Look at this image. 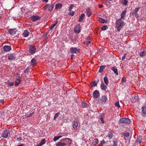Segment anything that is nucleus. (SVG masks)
I'll list each match as a JSON object with an SVG mask.
<instances>
[{
    "instance_id": "60",
    "label": "nucleus",
    "mask_w": 146,
    "mask_h": 146,
    "mask_svg": "<svg viewBox=\"0 0 146 146\" xmlns=\"http://www.w3.org/2000/svg\"><path fill=\"white\" fill-rule=\"evenodd\" d=\"M4 103V101L3 100H0V103H2V104H3Z\"/></svg>"
},
{
    "instance_id": "36",
    "label": "nucleus",
    "mask_w": 146,
    "mask_h": 146,
    "mask_svg": "<svg viewBox=\"0 0 146 146\" xmlns=\"http://www.w3.org/2000/svg\"><path fill=\"white\" fill-rule=\"evenodd\" d=\"M104 81L106 85H108V81L107 77H105L104 78Z\"/></svg>"
},
{
    "instance_id": "13",
    "label": "nucleus",
    "mask_w": 146,
    "mask_h": 146,
    "mask_svg": "<svg viewBox=\"0 0 146 146\" xmlns=\"http://www.w3.org/2000/svg\"><path fill=\"white\" fill-rule=\"evenodd\" d=\"M8 57V59L10 60H14L16 58L15 55L14 53L11 54Z\"/></svg>"
},
{
    "instance_id": "37",
    "label": "nucleus",
    "mask_w": 146,
    "mask_h": 146,
    "mask_svg": "<svg viewBox=\"0 0 146 146\" xmlns=\"http://www.w3.org/2000/svg\"><path fill=\"white\" fill-rule=\"evenodd\" d=\"M128 2V1L126 0H122L121 1V3L125 5H127Z\"/></svg>"
},
{
    "instance_id": "58",
    "label": "nucleus",
    "mask_w": 146,
    "mask_h": 146,
    "mask_svg": "<svg viewBox=\"0 0 146 146\" xmlns=\"http://www.w3.org/2000/svg\"><path fill=\"white\" fill-rule=\"evenodd\" d=\"M103 6V5H98V7L99 8H101Z\"/></svg>"
},
{
    "instance_id": "8",
    "label": "nucleus",
    "mask_w": 146,
    "mask_h": 146,
    "mask_svg": "<svg viewBox=\"0 0 146 146\" xmlns=\"http://www.w3.org/2000/svg\"><path fill=\"white\" fill-rule=\"evenodd\" d=\"M80 49H77V48L72 47L70 48V52L71 53H76L77 52H80Z\"/></svg>"
},
{
    "instance_id": "38",
    "label": "nucleus",
    "mask_w": 146,
    "mask_h": 146,
    "mask_svg": "<svg viewBox=\"0 0 146 146\" xmlns=\"http://www.w3.org/2000/svg\"><path fill=\"white\" fill-rule=\"evenodd\" d=\"M30 69V67H28L27 68L25 69V70H24V73L25 74H28L29 72V70Z\"/></svg>"
},
{
    "instance_id": "39",
    "label": "nucleus",
    "mask_w": 146,
    "mask_h": 146,
    "mask_svg": "<svg viewBox=\"0 0 146 146\" xmlns=\"http://www.w3.org/2000/svg\"><path fill=\"white\" fill-rule=\"evenodd\" d=\"M97 82L96 81H94L93 82L91 83V85L92 86H95L97 85Z\"/></svg>"
},
{
    "instance_id": "57",
    "label": "nucleus",
    "mask_w": 146,
    "mask_h": 146,
    "mask_svg": "<svg viewBox=\"0 0 146 146\" xmlns=\"http://www.w3.org/2000/svg\"><path fill=\"white\" fill-rule=\"evenodd\" d=\"M74 56V55L73 54H72L71 55V59L72 60H73V56Z\"/></svg>"
},
{
    "instance_id": "46",
    "label": "nucleus",
    "mask_w": 146,
    "mask_h": 146,
    "mask_svg": "<svg viewBox=\"0 0 146 146\" xmlns=\"http://www.w3.org/2000/svg\"><path fill=\"white\" fill-rule=\"evenodd\" d=\"M59 113H60L59 112H58L57 113H56L55 114V115L54 117V120L56 119V118L58 116L59 114Z\"/></svg>"
},
{
    "instance_id": "5",
    "label": "nucleus",
    "mask_w": 146,
    "mask_h": 146,
    "mask_svg": "<svg viewBox=\"0 0 146 146\" xmlns=\"http://www.w3.org/2000/svg\"><path fill=\"white\" fill-rule=\"evenodd\" d=\"M107 100V98L106 96L104 95L100 100L99 102L100 103L104 104L106 103Z\"/></svg>"
},
{
    "instance_id": "31",
    "label": "nucleus",
    "mask_w": 146,
    "mask_h": 146,
    "mask_svg": "<svg viewBox=\"0 0 146 146\" xmlns=\"http://www.w3.org/2000/svg\"><path fill=\"white\" fill-rule=\"evenodd\" d=\"M106 66L105 65H101L100 67L99 72H100V73H102L104 69L105 68Z\"/></svg>"
},
{
    "instance_id": "30",
    "label": "nucleus",
    "mask_w": 146,
    "mask_h": 146,
    "mask_svg": "<svg viewBox=\"0 0 146 146\" xmlns=\"http://www.w3.org/2000/svg\"><path fill=\"white\" fill-rule=\"evenodd\" d=\"M98 141H99L98 139H94L92 142L94 146H95L98 143Z\"/></svg>"
},
{
    "instance_id": "55",
    "label": "nucleus",
    "mask_w": 146,
    "mask_h": 146,
    "mask_svg": "<svg viewBox=\"0 0 146 146\" xmlns=\"http://www.w3.org/2000/svg\"><path fill=\"white\" fill-rule=\"evenodd\" d=\"M126 54H124V55L123 56V57H122V59L123 60H124L125 59V57H126Z\"/></svg>"
},
{
    "instance_id": "49",
    "label": "nucleus",
    "mask_w": 146,
    "mask_h": 146,
    "mask_svg": "<svg viewBox=\"0 0 146 146\" xmlns=\"http://www.w3.org/2000/svg\"><path fill=\"white\" fill-rule=\"evenodd\" d=\"M74 7V5L72 4L69 7L68 11H71L72 10V9Z\"/></svg>"
},
{
    "instance_id": "43",
    "label": "nucleus",
    "mask_w": 146,
    "mask_h": 146,
    "mask_svg": "<svg viewBox=\"0 0 146 146\" xmlns=\"http://www.w3.org/2000/svg\"><path fill=\"white\" fill-rule=\"evenodd\" d=\"M123 135L126 137H128L129 136V132H127L124 133Z\"/></svg>"
},
{
    "instance_id": "45",
    "label": "nucleus",
    "mask_w": 146,
    "mask_h": 146,
    "mask_svg": "<svg viewBox=\"0 0 146 146\" xmlns=\"http://www.w3.org/2000/svg\"><path fill=\"white\" fill-rule=\"evenodd\" d=\"M74 12L73 11L71 10V11H70V12L68 13V14L69 15H71L72 16H73L74 15Z\"/></svg>"
},
{
    "instance_id": "4",
    "label": "nucleus",
    "mask_w": 146,
    "mask_h": 146,
    "mask_svg": "<svg viewBox=\"0 0 146 146\" xmlns=\"http://www.w3.org/2000/svg\"><path fill=\"white\" fill-rule=\"evenodd\" d=\"M54 6V4H46L43 7V10H45L48 9V11H51L52 10Z\"/></svg>"
},
{
    "instance_id": "25",
    "label": "nucleus",
    "mask_w": 146,
    "mask_h": 146,
    "mask_svg": "<svg viewBox=\"0 0 146 146\" xmlns=\"http://www.w3.org/2000/svg\"><path fill=\"white\" fill-rule=\"evenodd\" d=\"M46 143V140L45 139L42 140L37 145V146H42L44 144Z\"/></svg>"
},
{
    "instance_id": "62",
    "label": "nucleus",
    "mask_w": 146,
    "mask_h": 146,
    "mask_svg": "<svg viewBox=\"0 0 146 146\" xmlns=\"http://www.w3.org/2000/svg\"><path fill=\"white\" fill-rule=\"evenodd\" d=\"M88 44H90L91 43V42H90V41H88Z\"/></svg>"
},
{
    "instance_id": "17",
    "label": "nucleus",
    "mask_w": 146,
    "mask_h": 146,
    "mask_svg": "<svg viewBox=\"0 0 146 146\" xmlns=\"http://www.w3.org/2000/svg\"><path fill=\"white\" fill-rule=\"evenodd\" d=\"M78 125V123L77 121H74L73 122L72 126L74 129H77Z\"/></svg>"
},
{
    "instance_id": "3",
    "label": "nucleus",
    "mask_w": 146,
    "mask_h": 146,
    "mask_svg": "<svg viewBox=\"0 0 146 146\" xmlns=\"http://www.w3.org/2000/svg\"><path fill=\"white\" fill-rule=\"evenodd\" d=\"M29 52L31 54H34L36 52V49L34 45H29Z\"/></svg>"
},
{
    "instance_id": "10",
    "label": "nucleus",
    "mask_w": 146,
    "mask_h": 146,
    "mask_svg": "<svg viewBox=\"0 0 146 146\" xmlns=\"http://www.w3.org/2000/svg\"><path fill=\"white\" fill-rule=\"evenodd\" d=\"M21 78L19 76H17V77L15 79V86H18L21 83Z\"/></svg>"
},
{
    "instance_id": "59",
    "label": "nucleus",
    "mask_w": 146,
    "mask_h": 146,
    "mask_svg": "<svg viewBox=\"0 0 146 146\" xmlns=\"http://www.w3.org/2000/svg\"><path fill=\"white\" fill-rule=\"evenodd\" d=\"M24 144L23 143H21L20 144L17 145V146H23Z\"/></svg>"
},
{
    "instance_id": "34",
    "label": "nucleus",
    "mask_w": 146,
    "mask_h": 146,
    "mask_svg": "<svg viewBox=\"0 0 146 146\" xmlns=\"http://www.w3.org/2000/svg\"><path fill=\"white\" fill-rule=\"evenodd\" d=\"M140 9L139 7L136 8L135 9L133 10L132 12V14H133L135 13H137V11L139 10Z\"/></svg>"
},
{
    "instance_id": "24",
    "label": "nucleus",
    "mask_w": 146,
    "mask_h": 146,
    "mask_svg": "<svg viewBox=\"0 0 146 146\" xmlns=\"http://www.w3.org/2000/svg\"><path fill=\"white\" fill-rule=\"evenodd\" d=\"M141 109L143 114L145 116L146 115V106L142 107Z\"/></svg>"
},
{
    "instance_id": "16",
    "label": "nucleus",
    "mask_w": 146,
    "mask_h": 146,
    "mask_svg": "<svg viewBox=\"0 0 146 146\" xmlns=\"http://www.w3.org/2000/svg\"><path fill=\"white\" fill-rule=\"evenodd\" d=\"M37 64L36 60L34 58H33L31 61V65L33 66H35Z\"/></svg>"
},
{
    "instance_id": "1",
    "label": "nucleus",
    "mask_w": 146,
    "mask_h": 146,
    "mask_svg": "<svg viewBox=\"0 0 146 146\" xmlns=\"http://www.w3.org/2000/svg\"><path fill=\"white\" fill-rule=\"evenodd\" d=\"M72 142V140L69 138H63L58 142L56 145V146H71Z\"/></svg>"
},
{
    "instance_id": "19",
    "label": "nucleus",
    "mask_w": 146,
    "mask_h": 146,
    "mask_svg": "<svg viewBox=\"0 0 146 146\" xmlns=\"http://www.w3.org/2000/svg\"><path fill=\"white\" fill-rule=\"evenodd\" d=\"M86 11L87 13V15L88 17H90L92 14L91 12L90 11V9L89 8L86 9Z\"/></svg>"
},
{
    "instance_id": "54",
    "label": "nucleus",
    "mask_w": 146,
    "mask_h": 146,
    "mask_svg": "<svg viewBox=\"0 0 146 146\" xmlns=\"http://www.w3.org/2000/svg\"><path fill=\"white\" fill-rule=\"evenodd\" d=\"M134 99L136 101H138V97L137 96H135L134 97Z\"/></svg>"
},
{
    "instance_id": "63",
    "label": "nucleus",
    "mask_w": 146,
    "mask_h": 146,
    "mask_svg": "<svg viewBox=\"0 0 146 146\" xmlns=\"http://www.w3.org/2000/svg\"><path fill=\"white\" fill-rule=\"evenodd\" d=\"M90 36H89L88 37V39L89 40V39H90Z\"/></svg>"
},
{
    "instance_id": "40",
    "label": "nucleus",
    "mask_w": 146,
    "mask_h": 146,
    "mask_svg": "<svg viewBox=\"0 0 146 146\" xmlns=\"http://www.w3.org/2000/svg\"><path fill=\"white\" fill-rule=\"evenodd\" d=\"M105 143V141L104 140L100 141V143L99 145V146H103L104 144Z\"/></svg>"
},
{
    "instance_id": "15",
    "label": "nucleus",
    "mask_w": 146,
    "mask_h": 146,
    "mask_svg": "<svg viewBox=\"0 0 146 146\" xmlns=\"http://www.w3.org/2000/svg\"><path fill=\"white\" fill-rule=\"evenodd\" d=\"M127 11L126 10H124L121 13V18L122 19H124L125 18V17L126 13Z\"/></svg>"
},
{
    "instance_id": "47",
    "label": "nucleus",
    "mask_w": 146,
    "mask_h": 146,
    "mask_svg": "<svg viewBox=\"0 0 146 146\" xmlns=\"http://www.w3.org/2000/svg\"><path fill=\"white\" fill-rule=\"evenodd\" d=\"M8 83L7 84L9 86H13L14 84V83L13 82H8Z\"/></svg>"
},
{
    "instance_id": "50",
    "label": "nucleus",
    "mask_w": 146,
    "mask_h": 146,
    "mask_svg": "<svg viewBox=\"0 0 146 146\" xmlns=\"http://www.w3.org/2000/svg\"><path fill=\"white\" fill-rule=\"evenodd\" d=\"M115 105L117 106L118 108H119L120 106L119 105V103L118 101L116 102L115 103Z\"/></svg>"
},
{
    "instance_id": "48",
    "label": "nucleus",
    "mask_w": 146,
    "mask_h": 146,
    "mask_svg": "<svg viewBox=\"0 0 146 146\" xmlns=\"http://www.w3.org/2000/svg\"><path fill=\"white\" fill-rule=\"evenodd\" d=\"M126 81V79L125 78H124V77H123L122 78V80H121V82L122 83H124Z\"/></svg>"
},
{
    "instance_id": "64",
    "label": "nucleus",
    "mask_w": 146,
    "mask_h": 146,
    "mask_svg": "<svg viewBox=\"0 0 146 146\" xmlns=\"http://www.w3.org/2000/svg\"><path fill=\"white\" fill-rule=\"evenodd\" d=\"M109 66H110V65H108V66H107V67H109Z\"/></svg>"
},
{
    "instance_id": "26",
    "label": "nucleus",
    "mask_w": 146,
    "mask_h": 146,
    "mask_svg": "<svg viewBox=\"0 0 146 146\" xmlns=\"http://www.w3.org/2000/svg\"><path fill=\"white\" fill-rule=\"evenodd\" d=\"M8 32L9 34L11 35L14 34L16 33L15 29H10L9 30Z\"/></svg>"
},
{
    "instance_id": "56",
    "label": "nucleus",
    "mask_w": 146,
    "mask_h": 146,
    "mask_svg": "<svg viewBox=\"0 0 146 146\" xmlns=\"http://www.w3.org/2000/svg\"><path fill=\"white\" fill-rule=\"evenodd\" d=\"M21 139H22V138H21V137H19V138H17V140L18 141H20Z\"/></svg>"
},
{
    "instance_id": "2",
    "label": "nucleus",
    "mask_w": 146,
    "mask_h": 146,
    "mask_svg": "<svg viewBox=\"0 0 146 146\" xmlns=\"http://www.w3.org/2000/svg\"><path fill=\"white\" fill-rule=\"evenodd\" d=\"M116 25L118 26L117 30L118 31H120L121 29L123 28L125 25V23L123 22L122 19H119L117 20L116 22Z\"/></svg>"
},
{
    "instance_id": "29",
    "label": "nucleus",
    "mask_w": 146,
    "mask_h": 146,
    "mask_svg": "<svg viewBox=\"0 0 146 146\" xmlns=\"http://www.w3.org/2000/svg\"><path fill=\"white\" fill-rule=\"evenodd\" d=\"M100 87L102 90L104 91L106 90L107 88V86L105 85L104 83L101 84Z\"/></svg>"
},
{
    "instance_id": "11",
    "label": "nucleus",
    "mask_w": 146,
    "mask_h": 146,
    "mask_svg": "<svg viewBox=\"0 0 146 146\" xmlns=\"http://www.w3.org/2000/svg\"><path fill=\"white\" fill-rule=\"evenodd\" d=\"M80 30V24H78L75 26L74 31L76 33H79Z\"/></svg>"
},
{
    "instance_id": "20",
    "label": "nucleus",
    "mask_w": 146,
    "mask_h": 146,
    "mask_svg": "<svg viewBox=\"0 0 146 146\" xmlns=\"http://www.w3.org/2000/svg\"><path fill=\"white\" fill-rule=\"evenodd\" d=\"M62 6V4L60 3H58L55 5V8L56 10L60 9Z\"/></svg>"
},
{
    "instance_id": "28",
    "label": "nucleus",
    "mask_w": 146,
    "mask_h": 146,
    "mask_svg": "<svg viewBox=\"0 0 146 146\" xmlns=\"http://www.w3.org/2000/svg\"><path fill=\"white\" fill-rule=\"evenodd\" d=\"M99 21L101 23H107V21L106 20L102 18L99 17Z\"/></svg>"
},
{
    "instance_id": "6",
    "label": "nucleus",
    "mask_w": 146,
    "mask_h": 146,
    "mask_svg": "<svg viewBox=\"0 0 146 146\" xmlns=\"http://www.w3.org/2000/svg\"><path fill=\"white\" fill-rule=\"evenodd\" d=\"M120 122L121 123L128 124L130 123V121L128 118H122L120 119Z\"/></svg>"
},
{
    "instance_id": "41",
    "label": "nucleus",
    "mask_w": 146,
    "mask_h": 146,
    "mask_svg": "<svg viewBox=\"0 0 146 146\" xmlns=\"http://www.w3.org/2000/svg\"><path fill=\"white\" fill-rule=\"evenodd\" d=\"M108 28L107 25H104L101 27V29L102 30H106Z\"/></svg>"
},
{
    "instance_id": "14",
    "label": "nucleus",
    "mask_w": 146,
    "mask_h": 146,
    "mask_svg": "<svg viewBox=\"0 0 146 146\" xmlns=\"http://www.w3.org/2000/svg\"><path fill=\"white\" fill-rule=\"evenodd\" d=\"M3 48L4 50L6 52L9 51L11 49V47L10 46L5 45L4 46Z\"/></svg>"
},
{
    "instance_id": "27",
    "label": "nucleus",
    "mask_w": 146,
    "mask_h": 146,
    "mask_svg": "<svg viewBox=\"0 0 146 146\" xmlns=\"http://www.w3.org/2000/svg\"><path fill=\"white\" fill-rule=\"evenodd\" d=\"M146 54V51L143 50L142 52H141L140 54V57L143 58Z\"/></svg>"
},
{
    "instance_id": "42",
    "label": "nucleus",
    "mask_w": 146,
    "mask_h": 146,
    "mask_svg": "<svg viewBox=\"0 0 146 146\" xmlns=\"http://www.w3.org/2000/svg\"><path fill=\"white\" fill-rule=\"evenodd\" d=\"M113 144L112 146H117V140H115L113 141Z\"/></svg>"
},
{
    "instance_id": "32",
    "label": "nucleus",
    "mask_w": 146,
    "mask_h": 146,
    "mask_svg": "<svg viewBox=\"0 0 146 146\" xmlns=\"http://www.w3.org/2000/svg\"><path fill=\"white\" fill-rule=\"evenodd\" d=\"M113 136V135L112 133L110 132L108 134L107 137L109 138L110 139H111Z\"/></svg>"
},
{
    "instance_id": "9",
    "label": "nucleus",
    "mask_w": 146,
    "mask_h": 146,
    "mask_svg": "<svg viewBox=\"0 0 146 146\" xmlns=\"http://www.w3.org/2000/svg\"><path fill=\"white\" fill-rule=\"evenodd\" d=\"M31 19L33 22L36 21L40 19V17L38 15H33L30 17Z\"/></svg>"
},
{
    "instance_id": "61",
    "label": "nucleus",
    "mask_w": 146,
    "mask_h": 146,
    "mask_svg": "<svg viewBox=\"0 0 146 146\" xmlns=\"http://www.w3.org/2000/svg\"><path fill=\"white\" fill-rule=\"evenodd\" d=\"M43 1L45 2H47L48 1V0H43Z\"/></svg>"
},
{
    "instance_id": "18",
    "label": "nucleus",
    "mask_w": 146,
    "mask_h": 146,
    "mask_svg": "<svg viewBox=\"0 0 146 146\" xmlns=\"http://www.w3.org/2000/svg\"><path fill=\"white\" fill-rule=\"evenodd\" d=\"M29 32L27 30H25L24 31L23 35L25 37H27L29 35Z\"/></svg>"
},
{
    "instance_id": "22",
    "label": "nucleus",
    "mask_w": 146,
    "mask_h": 146,
    "mask_svg": "<svg viewBox=\"0 0 146 146\" xmlns=\"http://www.w3.org/2000/svg\"><path fill=\"white\" fill-rule=\"evenodd\" d=\"M85 14H82L80 16V18L79 20V22H82L84 20V19L85 17Z\"/></svg>"
},
{
    "instance_id": "33",
    "label": "nucleus",
    "mask_w": 146,
    "mask_h": 146,
    "mask_svg": "<svg viewBox=\"0 0 146 146\" xmlns=\"http://www.w3.org/2000/svg\"><path fill=\"white\" fill-rule=\"evenodd\" d=\"M62 136L61 135L58 136H56L54 137V138L53 139V141H56L59 138L62 137Z\"/></svg>"
},
{
    "instance_id": "7",
    "label": "nucleus",
    "mask_w": 146,
    "mask_h": 146,
    "mask_svg": "<svg viewBox=\"0 0 146 146\" xmlns=\"http://www.w3.org/2000/svg\"><path fill=\"white\" fill-rule=\"evenodd\" d=\"M10 134V131L7 129H6L4 131L2 134V137L3 138H7Z\"/></svg>"
},
{
    "instance_id": "23",
    "label": "nucleus",
    "mask_w": 146,
    "mask_h": 146,
    "mask_svg": "<svg viewBox=\"0 0 146 146\" xmlns=\"http://www.w3.org/2000/svg\"><path fill=\"white\" fill-rule=\"evenodd\" d=\"M111 70L113 71L114 73L117 75H118V71L116 68V67H113L111 68Z\"/></svg>"
},
{
    "instance_id": "44",
    "label": "nucleus",
    "mask_w": 146,
    "mask_h": 146,
    "mask_svg": "<svg viewBox=\"0 0 146 146\" xmlns=\"http://www.w3.org/2000/svg\"><path fill=\"white\" fill-rule=\"evenodd\" d=\"M33 113H30L29 114L27 113L26 115H25L26 118L28 117L31 116L32 115Z\"/></svg>"
},
{
    "instance_id": "51",
    "label": "nucleus",
    "mask_w": 146,
    "mask_h": 146,
    "mask_svg": "<svg viewBox=\"0 0 146 146\" xmlns=\"http://www.w3.org/2000/svg\"><path fill=\"white\" fill-rule=\"evenodd\" d=\"M82 105L83 106L87 107L88 106V104L85 102H82Z\"/></svg>"
},
{
    "instance_id": "12",
    "label": "nucleus",
    "mask_w": 146,
    "mask_h": 146,
    "mask_svg": "<svg viewBox=\"0 0 146 146\" xmlns=\"http://www.w3.org/2000/svg\"><path fill=\"white\" fill-rule=\"evenodd\" d=\"M100 93L97 90H95L94 91L93 96L94 98H97L100 95Z\"/></svg>"
},
{
    "instance_id": "21",
    "label": "nucleus",
    "mask_w": 146,
    "mask_h": 146,
    "mask_svg": "<svg viewBox=\"0 0 146 146\" xmlns=\"http://www.w3.org/2000/svg\"><path fill=\"white\" fill-rule=\"evenodd\" d=\"M142 140V136H139L137 138V140L136 141V143L137 144L140 143Z\"/></svg>"
},
{
    "instance_id": "52",
    "label": "nucleus",
    "mask_w": 146,
    "mask_h": 146,
    "mask_svg": "<svg viewBox=\"0 0 146 146\" xmlns=\"http://www.w3.org/2000/svg\"><path fill=\"white\" fill-rule=\"evenodd\" d=\"M100 123L101 122L102 123H104V119L103 118H100Z\"/></svg>"
},
{
    "instance_id": "35",
    "label": "nucleus",
    "mask_w": 146,
    "mask_h": 146,
    "mask_svg": "<svg viewBox=\"0 0 146 146\" xmlns=\"http://www.w3.org/2000/svg\"><path fill=\"white\" fill-rule=\"evenodd\" d=\"M58 23V21H55L54 22V24H53L52 26L50 27V29L52 30L53 29V28L57 25Z\"/></svg>"
},
{
    "instance_id": "53",
    "label": "nucleus",
    "mask_w": 146,
    "mask_h": 146,
    "mask_svg": "<svg viewBox=\"0 0 146 146\" xmlns=\"http://www.w3.org/2000/svg\"><path fill=\"white\" fill-rule=\"evenodd\" d=\"M135 15V17L137 18H138L139 17V14L137 13L134 14Z\"/></svg>"
}]
</instances>
